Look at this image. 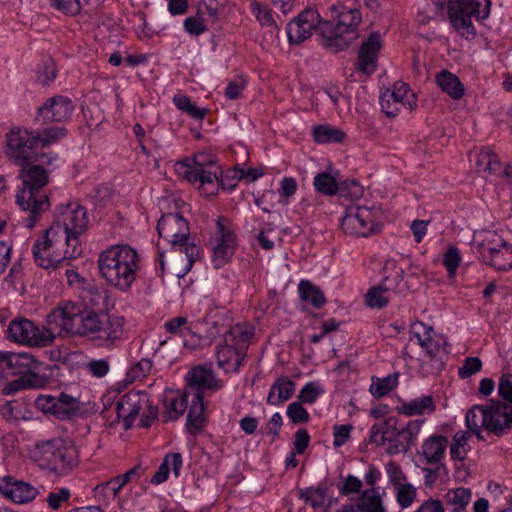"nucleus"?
<instances>
[{"label":"nucleus","mask_w":512,"mask_h":512,"mask_svg":"<svg viewBox=\"0 0 512 512\" xmlns=\"http://www.w3.org/2000/svg\"><path fill=\"white\" fill-rule=\"evenodd\" d=\"M395 500L401 509L410 508L417 499V488L411 483H405L393 489Z\"/></svg>","instance_id":"nucleus-50"},{"label":"nucleus","mask_w":512,"mask_h":512,"mask_svg":"<svg viewBox=\"0 0 512 512\" xmlns=\"http://www.w3.org/2000/svg\"><path fill=\"white\" fill-rule=\"evenodd\" d=\"M35 406L43 411L44 413H50L52 415L61 417V401L57 400V397L51 395H40L35 400Z\"/></svg>","instance_id":"nucleus-53"},{"label":"nucleus","mask_w":512,"mask_h":512,"mask_svg":"<svg viewBox=\"0 0 512 512\" xmlns=\"http://www.w3.org/2000/svg\"><path fill=\"white\" fill-rule=\"evenodd\" d=\"M37 81L42 85H48L56 78V67L53 61L43 63L37 70Z\"/></svg>","instance_id":"nucleus-63"},{"label":"nucleus","mask_w":512,"mask_h":512,"mask_svg":"<svg viewBox=\"0 0 512 512\" xmlns=\"http://www.w3.org/2000/svg\"><path fill=\"white\" fill-rule=\"evenodd\" d=\"M302 497L311 506L321 507L326 501V489L323 487H310L302 493Z\"/></svg>","instance_id":"nucleus-58"},{"label":"nucleus","mask_w":512,"mask_h":512,"mask_svg":"<svg viewBox=\"0 0 512 512\" xmlns=\"http://www.w3.org/2000/svg\"><path fill=\"white\" fill-rule=\"evenodd\" d=\"M448 440L443 435H430L421 445L420 455L428 464L441 462L446 455Z\"/></svg>","instance_id":"nucleus-31"},{"label":"nucleus","mask_w":512,"mask_h":512,"mask_svg":"<svg viewBox=\"0 0 512 512\" xmlns=\"http://www.w3.org/2000/svg\"><path fill=\"white\" fill-rule=\"evenodd\" d=\"M424 420L414 419L407 422V424L397 432L396 442L404 451H408L418 441L421 433Z\"/></svg>","instance_id":"nucleus-38"},{"label":"nucleus","mask_w":512,"mask_h":512,"mask_svg":"<svg viewBox=\"0 0 512 512\" xmlns=\"http://www.w3.org/2000/svg\"><path fill=\"white\" fill-rule=\"evenodd\" d=\"M297 182L293 177H283L279 183L278 193L283 204H288L289 199L297 191Z\"/></svg>","instance_id":"nucleus-60"},{"label":"nucleus","mask_w":512,"mask_h":512,"mask_svg":"<svg viewBox=\"0 0 512 512\" xmlns=\"http://www.w3.org/2000/svg\"><path fill=\"white\" fill-rule=\"evenodd\" d=\"M416 272L405 278L404 268L394 259H388L383 266V278L381 284L393 294L406 295L411 289V278Z\"/></svg>","instance_id":"nucleus-22"},{"label":"nucleus","mask_w":512,"mask_h":512,"mask_svg":"<svg viewBox=\"0 0 512 512\" xmlns=\"http://www.w3.org/2000/svg\"><path fill=\"white\" fill-rule=\"evenodd\" d=\"M322 24L320 15L314 9H306L287 25V37L290 43L299 44L309 38L312 31Z\"/></svg>","instance_id":"nucleus-21"},{"label":"nucleus","mask_w":512,"mask_h":512,"mask_svg":"<svg viewBox=\"0 0 512 512\" xmlns=\"http://www.w3.org/2000/svg\"><path fill=\"white\" fill-rule=\"evenodd\" d=\"M205 422L203 396L197 392L191 402L187 416V427L191 433L199 432Z\"/></svg>","instance_id":"nucleus-39"},{"label":"nucleus","mask_w":512,"mask_h":512,"mask_svg":"<svg viewBox=\"0 0 512 512\" xmlns=\"http://www.w3.org/2000/svg\"><path fill=\"white\" fill-rule=\"evenodd\" d=\"M148 405V397L140 391H130L120 395L116 402L108 409L116 413L117 418L122 419L124 426L128 429L139 412Z\"/></svg>","instance_id":"nucleus-20"},{"label":"nucleus","mask_w":512,"mask_h":512,"mask_svg":"<svg viewBox=\"0 0 512 512\" xmlns=\"http://www.w3.org/2000/svg\"><path fill=\"white\" fill-rule=\"evenodd\" d=\"M378 214V210L371 207L348 206L341 218V228L346 234L367 237L380 228Z\"/></svg>","instance_id":"nucleus-14"},{"label":"nucleus","mask_w":512,"mask_h":512,"mask_svg":"<svg viewBox=\"0 0 512 512\" xmlns=\"http://www.w3.org/2000/svg\"><path fill=\"white\" fill-rule=\"evenodd\" d=\"M363 482L355 475L348 474L343 478L342 484L338 487L340 495L348 496L350 494L359 493L362 489Z\"/></svg>","instance_id":"nucleus-59"},{"label":"nucleus","mask_w":512,"mask_h":512,"mask_svg":"<svg viewBox=\"0 0 512 512\" xmlns=\"http://www.w3.org/2000/svg\"><path fill=\"white\" fill-rule=\"evenodd\" d=\"M164 406L170 418H177L183 414L186 408V399L179 391H166L164 394Z\"/></svg>","instance_id":"nucleus-45"},{"label":"nucleus","mask_w":512,"mask_h":512,"mask_svg":"<svg viewBox=\"0 0 512 512\" xmlns=\"http://www.w3.org/2000/svg\"><path fill=\"white\" fill-rule=\"evenodd\" d=\"M469 161L475 171L486 177L501 171L498 156L489 147H481L469 153Z\"/></svg>","instance_id":"nucleus-28"},{"label":"nucleus","mask_w":512,"mask_h":512,"mask_svg":"<svg viewBox=\"0 0 512 512\" xmlns=\"http://www.w3.org/2000/svg\"><path fill=\"white\" fill-rule=\"evenodd\" d=\"M173 168L180 178L194 185L206 197L216 195L220 186L223 189H234L244 176V170L239 168H233L223 176L221 166L210 152H198L185 157L177 161Z\"/></svg>","instance_id":"nucleus-1"},{"label":"nucleus","mask_w":512,"mask_h":512,"mask_svg":"<svg viewBox=\"0 0 512 512\" xmlns=\"http://www.w3.org/2000/svg\"><path fill=\"white\" fill-rule=\"evenodd\" d=\"M491 0H449L448 15L451 25L463 37L475 35L472 17L484 20L489 17Z\"/></svg>","instance_id":"nucleus-12"},{"label":"nucleus","mask_w":512,"mask_h":512,"mask_svg":"<svg viewBox=\"0 0 512 512\" xmlns=\"http://www.w3.org/2000/svg\"><path fill=\"white\" fill-rule=\"evenodd\" d=\"M257 243L264 250H272L275 246L276 232L270 225L263 228L257 235Z\"/></svg>","instance_id":"nucleus-64"},{"label":"nucleus","mask_w":512,"mask_h":512,"mask_svg":"<svg viewBox=\"0 0 512 512\" xmlns=\"http://www.w3.org/2000/svg\"><path fill=\"white\" fill-rule=\"evenodd\" d=\"M471 433L466 431H457L453 437L450 446V455L454 460H463L470 450L469 440Z\"/></svg>","instance_id":"nucleus-48"},{"label":"nucleus","mask_w":512,"mask_h":512,"mask_svg":"<svg viewBox=\"0 0 512 512\" xmlns=\"http://www.w3.org/2000/svg\"><path fill=\"white\" fill-rule=\"evenodd\" d=\"M344 132L329 125H319L313 129V137L317 143H337L344 139Z\"/></svg>","instance_id":"nucleus-49"},{"label":"nucleus","mask_w":512,"mask_h":512,"mask_svg":"<svg viewBox=\"0 0 512 512\" xmlns=\"http://www.w3.org/2000/svg\"><path fill=\"white\" fill-rule=\"evenodd\" d=\"M39 368L38 361L30 353L9 352L0 350V373L31 374Z\"/></svg>","instance_id":"nucleus-23"},{"label":"nucleus","mask_w":512,"mask_h":512,"mask_svg":"<svg viewBox=\"0 0 512 512\" xmlns=\"http://www.w3.org/2000/svg\"><path fill=\"white\" fill-rule=\"evenodd\" d=\"M51 6L66 15H76L82 8L81 0H50Z\"/></svg>","instance_id":"nucleus-61"},{"label":"nucleus","mask_w":512,"mask_h":512,"mask_svg":"<svg viewBox=\"0 0 512 512\" xmlns=\"http://www.w3.org/2000/svg\"><path fill=\"white\" fill-rule=\"evenodd\" d=\"M410 341L416 342L429 359L436 358L445 352L446 339L444 336L423 322L412 324Z\"/></svg>","instance_id":"nucleus-19"},{"label":"nucleus","mask_w":512,"mask_h":512,"mask_svg":"<svg viewBox=\"0 0 512 512\" xmlns=\"http://www.w3.org/2000/svg\"><path fill=\"white\" fill-rule=\"evenodd\" d=\"M330 20L322 21L319 34L322 45L334 50L348 47L350 39L347 34L354 33L361 22V14L357 9H348L343 5L330 8Z\"/></svg>","instance_id":"nucleus-7"},{"label":"nucleus","mask_w":512,"mask_h":512,"mask_svg":"<svg viewBox=\"0 0 512 512\" xmlns=\"http://www.w3.org/2000/svg\"><path fill=\"white\" fill-rule=\"evenodd\" d=\"M152 369V362L147 358L133 363L127 370L126 378L129 382L141 380L146 377Z\"/></svg>","instance_id":"nucleus-51"},{"label":"nucleus","mask_w":512,"mask_h":512,"mask_svg":"<svg viewBox=\"0 0 512 512\" xmlns=\"http://www.w3.org/2000/svg\"><path fill=\"white\" fill-rule=\"evenodd\" d=\"M436 82L443 92L447 93L454 99H459L464 94V87L460 80L455 74L449 71H442L438 74Z\"/></svg>","instance_id":"nucleus-40"},{"label":"nucleus","mask_w":512,"mask_h":512,"mask_svg":"<svg viewBox=\"0 0 512 512\" xmlns=\"http://www.w3.org/2000/svg\"><path fill=\"white\" fill-rule=\"evenodd\" d=\"M164 327L173 337L181 338L184 347L194 349L200 345L201 337L196 331V326L186 317H174L166 321Z\"/></svg>","instance_id":"nucleus-26"},{"label":"nucleus","mask_w":512,"mask_h":512,"mask_svg":"<svg viewBox=\"0 0 512 512\" xmlns=\"http://www.w3.org/2000/svg\"><path fill=\"white\" fill-rule=\"evenodd\" d=\"M183 465V458L180 453H168L165 455L160 467L153 475L151 482L153 484H162L168 480L169 474L172 472L174 477L180 475Z\"/></svg>","instance_id":"nucleus-35"},{"label":"nucleus","mask_w":512,"mask_h":512,"mask_svg":"<svg viewBox=\"0 0 512 512\" xmlns=\"http://www.w3.org/2000/svg\"><path fill=\"white\" fill-rule=\"evenodd\" d=\"M140 255L128 244H115L104 249L98 256L100 276L112 288L128 292L140 271Z\"/></svg>","instance_id":"nucleus-2"},{"label":"nucleus","mask_w":512,"mask_h":512,"mask_svg":"<svg viewBox=\"0 0 512 512\" xmlns=\"http://www.w3.org/2000/svg\"><path fill=\"white\" fill-rule=\"evenodd\" d=\"M324 392V389L319 383L311 381L301 388L298 399L302 403L313 404Z\"/></svg>","instance_id":"nucleus-52"},{"label":"nucleus","mask_w":512,"mask_h":512,"mask_svg":"<svg viewBox=\"0 0 512 512\" xmlns=\"http://www.w3.org/2000/svg\"><path fill=\"white\" fill-rule=\"evenodd\" d=\"M91 309L70 301L60 302L46 317V327L59 334L83 337Z\"/></svg>","instance_id":"nucleus-11"},{"label":"nucleus","mask_w":512,"mask_h":512,"mask_svg":"<svg viewBox=\"0 0 512 512\" xmlns=\"http://www.w3.org/2000/svg\"><path fill=\"white\" fill-rule=\"evenodd\" d=\"M71 497V491L66 487L57 488L51 491L47 496V504L49 508L57 510L62 507Z\"/></svg>","instance_id":"nucleus-57"},{"label":"nucleus","mask_w":512,"mask_h":512,"mask_svg":"<svg viewBox=\"0 0 512 512\" xmlns=\"http://www.w3.org/2000/svg\"><path fill=\"white\" fill-rule=\"evenodd\" d=\"M382 48V39L378 33H372L360 46L356 68L364 75L376 71L378 54Z\"/></svg>","instance_id":"nucleus-24"},{"label":"nucleus","mask_w":512,"mask_h":512,"mask_svg":"<svg viewBox=\"0 0 512 512\" xmlns=\"http://www.w3.org/2000/svg\"><path fill=\"white\" fill-rule=\"evenodd\" d=\"M33 457L42 470L56 477L67 476L79 462L76 447L63 439L39 443Z\"/></svg>","instance_id":"nucleus-5"},{"label":"nucleus","mask_w":512,"mask_h":512,"mask_svg":"<svg viewBox=\"0 0 512 512\" xmlns=\"http://www.w3.org/2000/svg\"><path fill=\"white\" fill-rule=\"evenodd\" d=\"M83 337L98 347L113 349L127 338L126 320L123 316L91 309Z\"/></svg>","instance_id":"nucleus-6"},{"label":"nucleus","mask_w":512,"mask_h":512,"mask_svg":"<svg viewBox=\"0 0 512 512\" xmlns=\"http://www.w3.org/2000/svg\"><path fill=\"white\" fill-rule=\"evenodd\" d=\"M339 172L328 167L326 171L317 173L313 178L314 189L325 196H334L339 191Z\"/></svg>","instance_id":"nucleus-36"},{"label":"nucleus","mask_w":512,"mask_h":512,"mask_svg":"<svg viewBox=\"0 0 512 512\" xmlns=\"http://www.w3.org/2000/svg\"><path fill=\"white\" fill-rule=\"evenodd\" d=\"M295 391V383L288 377L278 378L271 386L267 402L270 405L278 406L289 400Z\"/></svg>","instance_id":"nucleus-37"},{"label":"nucleus","mask_w":512,"mask_h":512,"mask_svg":"<svg viewBox=\"0 0 512 512\" xmlns=\"http://www.w3.org/2000/svg\"><path fill=\"white\" fill-rule=\"evenodd\" d=\"M209 243L215 268H221L231 260L238 246V237L228 219L222 217L217 219L216 229Z\"/></svg>","instance_id":"nucleus-15"},{"label":"nucleus","mask_w":512,"mask_h":512,"mask_svg":"<svg viewBox=\"0 0 512 512\" xmlns=\"http://www.w3.org/2000/svg\"><path fill=\"white\" fill-rule=\"evenodd\" d=\"M0 494L14 503L24 504L32 501L38 490L29 483L8 477L0 480Z\"/></svg>","instance_id":"nucleus-27"},{"label":"nucleus","mask_w":512,"mask_h":512,"mask_svg":"<svg viewBox=\"0 0 512 512\" xmlns=\"http://www.w3.org/2000/svg\"><path fill=\"white\" fill-rule=\"evenodd\" d=\"M486 406L485 429L498 433L512 423V407L499 402H491Z\"/></svg>","instance_id":"nucleus-29"},{"label":"nucleus","mask_w":512,"mask_h":512,"mask_svg":"<svg viewBox=\"0 0 512 512\" xmlns=\"http://www.w3.org/2000/svg\"><path fill=\"white\" fill-rule=\"evenodd\" d=\"M73 109V104L68 98L55 96L38 108L37 119L43 123L62 122L70 117Z\"/></svg>","instance_id":"nucleus-25"},{"label":"nucleus","mask_w":512,"mask_h":512,"mask_svg":"<svg viewBox=\"0 0 512 512\" xmlns=\"http://www.w3.org/2000/svg\"><path fill=\"white\" fill-rule=\"evenodd\" d=\"M397 413L407 416L431 415L436 410V403L432 396L424 395L410 400H401L396 406Z\"/></svg>","instance_id":"nucleus-30"},{"label":"nucleus","mask_w":512,"mask_h":512,"mask_svg":"<svg viewBox=\"0 0 512 512\" xmlns=\"http://www.w3.org/2000/svg\"><path fill=\"white\" fill-rule=\"evenodd\" d=\"M88 223L86 208L77 202H70L57 208L52 225L64 230L67 237L80 242L79 238L88 229Z\"/></svg>","instance_id":"nucleus-16"},{"label":"nucleus","mask_w":512,"mask_h":512,"mask_svg":"<svg viewBox=\"0 0 512 512\" xmlns=\"http://www.w3.org/2000/svg\"><path fill=\"white\" fill-rule=\"evenodd\" d=\"M81 252L80 242L67 237L64 230L53 225L45 230L32 247L35 263L44 269L56 268L63 260L76 258Z\"/></svg>","instance_id":"nucleus-3"},{"label":"nucleus","mask_w":512,"mask_h":512,"mask_svg":"<svg viewBox=\"0 0 512 512\" xmlns=\"http://www.w3.org/2000/svg\"><path fill=\"white\" fill-rule=\"evenodd\" d=\"M287 417L294 424H303L308 422L310 416L303 403L300 401L292 402L288 405L286 411Z\"/></svg>","instance_id":"nucleus-55"},{"label":"nucleus","mask_w":512,"mask_h":512,"mask_svg":"<svg viewBox=\"0 0 512 512\" xmlns=\"http://www.w3.org/2000/svg\"><path fill=\"white\" fill-rule=\"evenodd\" d=\"M159 236L171 244L172 252L184 255L183 267L178 275L187 274L199 255L198 246L191 241L189 226L185 218L178 213L163 215L158 221Z\"/></svg>","instance_id":"nucleus-4"},{"label":"nucleus","mask_w":512,"mask_h":512,"mask_svg":"<svg viewBox=\"0 0 512 512\" xmlns=\"http://www.w3.org/2000/svg\"><path fill=\"white\" fill-rule=\"evenodd\" d=\"M444 497L446 503L453 506L452 510H466V506L472 499V493L468 488L459 487L448 490Z\"/></svg>","instance_id":"nucleus-46"},{"label":"nucleus","mask_w":512,"mask_h":512,"mask_svg":"<svg viewBox=\"0 0 512 512\" xmlns=\"http://www.w3.org/2000/svg\"><path fill=\"white\" fill-rule=\"evenodd\" d=\"M398 385V375H388L382 378L373 377L369 392L376 398H382L388 395Z\"/></svg>","instance_id":"nucleus-44"},{"label":"nucleus","mask_w":512,"mask_h":512,"mask_svg":"<svg viewBox=\"0 0 512 512\" xmlns=\"http://www.w3.org/2000/svg\"><path fill=\"white\" fill-rule=\"evenodd\" d=\"M385 472L388 482L392 485L393 489L407 483L404 472L394 461H389L385 464Z\"/></svg>","instance_id":"nucleus-56"},{"label":"nucleus","mask_w":512,"mask_h":512,"mask_svg":"<svg viewBox=\"0 0 512 512\" xmlns=\"http://www.w3.org/2000/svg\"><path fill=\"white\" fill-rule=\"evenodd\" d=\"M474 254L485 264L497 270L512 268V244L493 230L476 231L471 242Z\"/></svg>","instance_id":"nucleus-10"},{"label":"nucleus","mask_w":512,"mask_h":512,"mask_svg":"<svg viewBox=\"0 0 512 512\" xmlns=\"http://www.w3.org/2000/svg\"><path fill=\"white\" fill-rule=\"evenodd\" d=\"M385 496L386 492L379 487L368 488L361 492L358 503L354 504L360 512H387Z\"/></svg>","instance_id":"nucleus-32"},{"label":"nucleus","mask_w":512,"mask_h":512,"mask_svg":"<svg viewBox=\"0 0 512 512\" xmlns=\"http://www.w3.org/2000/svg\"><path fill=\"white\" fill-rule=\"evenodd\" d=\"M485 405H475L467 411L465 416L466 426L470 430V433H474L479 439L481 436V429L485 428Z\"/></svg>","instance_id":"nucleus-43"},{"label":"nucleus","mask_w":512,"mask_h":512,"mask_svg":"<svg viewBox=\"0 0 512 512\" xmlns=\"http://www.w3.org/2000/svg\"><path fill=\"white\" fill-rule=\"evenodd\" d=\"M300 299L314 308L322 307L326 300L321 290L310 281L302 280L298 285Z\"/></svg>","instance_id":"nucleus-41"},{"label":"nucleus","mask_w":512,"mask_h":512,"mask_svg":"<svg viewBox=\"0 0 512 512\" xmlns=\"http://www.w3.org/2000/svg\"><path fill=\"white\" fill-rule=\"evenodd\" d=\"M33 131L15 127L6 134L5 154L7 158L18 166L27 165L36 153Z\"/></svg>","instance_id":"nucleus-17"},{"label":"nucleus","mask_w":512,"mask_h":512,"mask_svg":"<svg viewBox=\"0 0 512 512\" xmlns=\"http://www.w3.org/2000/svg\"><path fill=\"white\" fill-rule=\"evenodd\" d=\"M252 336L253 329L246 324H237L225 333L216 350L219 368L225 373L238 372Z\"/></svg>","instance_id":"nucleus-9"},{"label":"nucleus","mask_w":512,"mask_h":512,"mask_svg":"<svg viewBox=\"0 0 512 512\" xmlns=\"http://www.w3.org/2000/svg\"><path fill=\"white\" fill-rule=\"evenodd\" d=\"M5 335L11 342L27 347L43 348L51 345L55 340V334L51 329L24 317H17L10 321Z\"/></svg>","instance_id":"nucleus-13"},{"label":"nucleus","mask_w":512,"mask_h":512,"mask_svg":"<svg viewBox=\"0 0 512 512\" xmlns=\"http://www.w3.org/2000/svg\"><path fill=\"white\" fill-rule=\"evenodd\" d=\"M417 104L416 95L407 84L398 81L381 93L380 105L388 117H395L402 109L412 111Z\"/></svg>","instance_id":"nucleus-18"},{"label":"nucleus","mask_w":512,"mask_h":512,"mask_svg":"<svg viewBox=\"0 0 512 512\" xmlns=\"http://www.w3.org/2000/svg\"><path fill=\"white\" fill-rule=\"evenodd\" d=\"M391 294L393 293L390 290H386L380 283L378 286H374L368 290L365 296L366 304L370 308H383L389 303Z\"/></svg>","instance_id":"nucleus-47"},{"label":"nucleus","mask_w":512,"mask_h":512,"mask_svg":"<svg viewBox=\"0 0 512 512\" xmlns=\"http://www.w3.org/2000/svg\"><path fill=\"white\" fill-rule=\"evenodd\" d=\"M250 9L256 19L262 26H272L274 23L271 11L267 6L261 5L256 1L250 3Z\"/></svg>","instance_id":"nucleus-62"},{"label":"nucleus","mask_w":512,"mask_h":512,"mask_svg":"<svg viewBox=\"0 0 512 512\" xmlns=\"http://www.w3.org/2000/svg\"><path fill=\"white\" fill-rule=\"evenodd\" d=\"M398 419L395 416H388L381 423L374 424L370 429V441L378 446L385 442L395 441L397 438Z\"/></svg>","instance_id":"nucleus-33"},{"label":"nucleus","mask_w":512,"mask_h":512,"mask_svg":"<svg viewBox=\"0 0 512 512\" xmlns=\"http://www.w3.org/2000/svg\"><path fill=\"white\" fill-rule=\"evenodd\" d=\"M187 381L190 386H195L200 390H219L223 387V383L218 380L214 373L205 367H195L187 374Z\"/></svg>","instance_id":"nucleus-34"},{"label":"nucleus","mask_w":512,"mask_h":512,"mask_svg":"<svg viewBox=\"0 0 512 512\" xmlns=\"http://www.w3.org/2000/svg\"><path fill=\"white\" fill-rule=\"evenodd\" d=\"M23 187L16 194V202L22 210L36 216L49 209L50 203L43 187L48 183V174L41 165L23 166Z\"/></svg>","instance_id":"nucleus-8"},{"label":"nucleus","mask_w":512,"mask_h":512,"mask_svg":"<svg viewBox=\"0 0 512 512\" xmlns=\"http://www.w3.org/2000/svg\"><path fill=\"white\" fill-rule=\"evenodd\" d=\"M461 262L460 252L456 247H449L443 257V265L445 266L448 277L454 279L457 269Z\"/></svg>","instance_id":"nucleus-54"},{"label":"nucleus","mask_w":512,"mask_h":512,"mask_svg":"<svg viewBox=\"0 0 512 512\" xmlns=\"http://www.w3.org/2000/svg\"><path fill=\"white\" fill-rule=\"evenodd\" d=\"M66 136V129L63 127H49L39 132L33 131L34 143L37 150L57 143Z\"/></svg>","instance_id":"nucleus-42"}]
</instances>
